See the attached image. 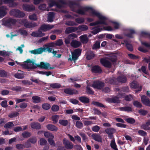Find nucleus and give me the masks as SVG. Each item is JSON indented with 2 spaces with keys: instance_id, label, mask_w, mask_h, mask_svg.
I'll list each match as a JSON object with an SVG mask.
<instances>
[{
  "instance_id": "19",
  "label": "nucleus",
  "mask_w": 150,
  "mask_h": 150,
  "mask_svg": "<svg viewBox=\"0 0 150 150\" xmlns=\"http://www.w3.org/2000/svg\"><path fill=\"white\" fill-rule=\"evenodd\" d=\"M77 30V27H70L66 28L65 33L66 34H69L72 32H74Z\"/></svg>"
},
{
  "instance_id": "38",
  "label": "nucleus",
  "mask_w": 150,
  "mask_h": 150,
  "mask_svg": "<svg viewBox=\"0 0 150 150\" xmlns=\"http://www.w3.org/2000/svg\"><path fill=\"white\" fill-rule=\"evenodd\" d=\"M120 110L121 111L129 112L131 111L132 109L130 107L125 106L120 107Z\"/></svg>"
},
{
  "instance_id": "14",
  "label": "nucleus",
  "mask_w": 150,
  "mask_h": 150,
  "mask_svg": "<svg viewBox=\"0 0 150 150\" xmlns=\"http://www.w3.org/2000/svg\"><path fill=\"white\" fill-rule=\"evenodd\" d=\"M141 100L142 103L144 105L150 106V100L145 96L143 95L141 97Z\"/></svg>"
},
{
  "instance_id": "28",
  "label": "nucleus",
  "mask_w": 150,
  "mask_h": 150,
  "mask_svg": "<svg viewBox=\"0 0 150 150\" xmlns=\"http://www.w3.org/2000/svg\"><path fill=\"white\" fill-rule=\"evenodd\" d=\"M54 14L53 12H49L48 14L47 21L48 22H51L53 21Z\"/></svg>"
},
{
  "instance_id": "29",
  "label": "nucleus",
  "mask_w": 150,
  "mask_h": 150,
  "mask_svg": "<svg viewBox=\"0 0 150 150\" xmlns=\"http://www.w3.org/2000/svg\"><path fill=\"white\" fill-rule=\"evenodd\" d=\"M91 136L94 140L99 142L101 141V137L100 135L97 134H93Z\"/></svg>"
},
{
  "instance_id": "51",
  "label": "nucleus",
  "mask_w": 150,
  "mask_h": 150,
  "mask_svg": "<svg viewBox=\"0 0 150 150\" xmlns=\"http://www.w3.org/2000/svg\"><path fill=\"white\" fill-rule=\"evenodd\" d=\"M16 148L18 149H23L25 148V145L21 144H17L16 145Z\"/></svg>"
},
{
  "instance_id": "17",
  "label": "nucleus",
  "mask_w": 150,
  "mask_h": 150,
  "mask_svg": "<svg viewBox=\"0 0 150 150\" xmlns=\"http://www.w3.org/2000/svg\"><path fill=\"white\" fill-rule=\"evenodd\" d=\"M31 35L34 37H40L44 36L45 35V34L42 33L41 31L38 30L33 32L31 33Z\"/></svg>"
},
{
  "instance_id": "1",
  "label": "nucleus",
  "mask_w": 150,
  "mask_h": 150,
  "mask_svg": "<svg viewBox=\"0 0 150 150\" xmlns=\"http://www.w3.org/2000/svg\"><path fill=\"white\" fill-rule=\"evenodd\" d=\"M77 6V5L75 4L70 5V7L72 10L73 11H76L79 14L83 15L86 11H88L91 16L98 17L100 21H106L107 19V18L106 17L103 16L99 12L93 9L91 7H81L78 10H76L75 8Z\"/></svg>"
},
{
  "instance_id": "37",
  "label": "nucleus",
  "mask_w": 150,
  "mask_h": 150,
  "mask_svg": "<svg viewBox=\"0 0 150 150\" xmlns=\"http://www.w3.org/2000/svg\"><path fill=\"white\" fill-rule=\"evenodd\" d=\"M44 135L45 137L48 138V139H53L54 137V135L48 132H45Z\"/></svg>"
},
{
  "instance_id": "43",
  "label": "nucleus",
  "mask_w": 150,
  "mask_h": 150,
  "mask_svg": "<svg viewBox=\"0 0 150 150\" xmlns=\"http://www.w3.org/2000/svg\"><path fill=\"white\" fill-rule=\"evenodd\" d=\"M23 88L19 86H16L12 88V90L16 91H22Z\"/></svg>"
},
{
  "instance_id": "33",
  "label": "nucleus",
  "mask_w": 150,
  "mask_h": 150,
  "mask_svg": "<svg viewBox=\"0 0 150 150\" xmlns=\"http://www.w3.org/2000/svg\"><path fill=\"white\" fill-rule=\"evenodd\" d=\"M117 80L120 82L125 83L127 81V79L125 76H122L119 77Z\"/></svg>"
},
{
  "instance_id": "8",
  "label": "nucleus",
  "mask_w": 150,
  "mask_h": 150,
  "mask_svg": "<svg viewBox=\"0 0 150 150\" xmlns=\"http://www.w3.org/2000/svg\"><path fill=\"white\" fill-rule=\"evenodd\" d=\"M37 67H39L45 69H54V67H50V65L49 63L43 62H40L39 64H37Z\"/></svg>"
},
{
  "instance_id": "21",
  "label": "nucleus",
  "mask_w": 150,
  "mask_h": 150,
  "mask_svg": "<svg viewBox=\"0 0 150 150\" xmlns=\"http://www.w3.org/2000/svg\"><path fill=\"white\" fill-rule=\"evenodd\" d=\"M30 126L32 128L36 129H40L41 127V125L37 122H33L31 123Z\"/></svg>"
},
{
  "instance_id": "39",
  "label": "nucleus",
  "mask_w": 150,
  "mask_h": 150,
  "mask_svg": "<svg viewBox=\"0 0 150 150\" xmlns=\"http://www.w3.org/2000/svg\"><path fill=\"white\" fill-rule=\"evenodd\" d=\"M17 32L24 36H27L28 35L27 32L24 29H19L17 30Z\"/></svg>"
},
{
  "instance_id": "47",
  "label": "nucleus",
  "mask_w": 150,
  "mask_h": 150,
  "mask_svg": "<svg viewBox=\"0 0 150 150\" xmlns=\"http://www.w3.org/2000/svg\"><path fill=\"white\" fill-rule=\"evenodd\" d=\"M59 116L58 115L53 116L52 117V120L54 123H56L59 119Z\"/></svg>"
},
{
  "instance_id": "63",
  "label": "nucleus",
  "mask_w": 150,
  "mask_h": 150,
  "mask_svg": "<svg viewBox=\"0 0 150 150\" xmlns=\"http://www.w3.org/2000/svg\"><path fill=\"white\" fill-rule=\"evenodd\" d=\"M63 42L62 40L59 39L57 40L55 42V45L57 46H61L63 45Z\"/></svg>"
},
{
  "instance_id": "46",
  "label": "nucleus",
  "mask_w": 150,
  "mask_h": 150,
  "mask_svg": "<svg viewBox=\"0 0 150 150\" xmlns=\"http://www.w3.org/2000/svg\"><path fill=\"white\" fill-rule=\"evenodd\" d=\"M130 86L132 88H136L138 87V86L136 81H133L130 84Z\"/></svg>"
},
{
  "instance_id": "50",
  "label": "nucleus",
  "mask_w": 150,
  "mask_h": 150,
  "mask_svg": "<svg viewBox=\"0 0 150 150\" xmlns=\"http://www.w3.org/2000/svg\"><path fill=\"white\" fill-rule=\"evenodd\" d=\"M133 105L137 107L138 108H141L142 107V105L141 103L138 101H134L133 102Z\"/></svg>"
},
{
  "instance_id": "20",
  "label": "nucleus",
  "mask_w": 150,
  "mask_h": 150,
  "mask_svg": "<svg viewBox=\"0 0 150 150\" xmlns=\"http://www.w3.org/2000/svg\"><path fill=\"white\" fill-rule=\"evenodd\" d=\"M81 42L76 40L72 41L71 43V45L74 48H77L80 47L81 45Z\"/></svg>"
},
{
  "instance_id": "26",
  "label": "nucleus",
  "mask_w": 150,
  "mask_h": 150,
  "mask_svg": "<svg viewBox=\"0 0 150 150\" xmlns=\"http://www.w3.org/2000/svg\"><path fill=\"white\" fill-rule=\"evenodd\" d=\"M46 127L49 130L54 132H56L58 129L56 126L51 124L47 125L46 126Z\"/></svg>"
},
{
  "instance_id": "32",
  "label": "nucleus",
  "mask_w": 150,
  "mask_h": 150,
  "mask_svg": "<svg viewBox=\"0 0 150 150\" xmlns=\"http://www.w3.org/2000/svg\"><path fill=\"white\" fill-rule=\"evenodd\" d=\"M88 26L86 25H80L77 27V30H79L81 31H86L88 30Z\"/></svg>"
},
{
  "instance_id": "54",
  "label": "nucleus",
  "mask_w": 150,
  "mask_h": 150,
  "mask_svg": "<svg viewBox=\"0 0 150 150\" xmlns=\"http://www.w3.org/2000/svg\"><path fill=\"white\" fill-rule=\"evenodd\" d=\"M19 113L17 112H12L8 115V117L10 118H13L18 115Z\"/></svg>"
},
{
  "instance_id": "62",
  "label": "nucleus",
  "mask_w": 150,
  "mask_h": 150,
  "mask_svg": "<svg viewBox=\"0 0 150 150\" xmlns=\"http://www.w3.org/2000/svg\"><path fill=\"white\" fill-rule=\"evenodd\" d=\"M100 129V127L97 125L94 126L92 128V131L96 132H98L99 131Z\"/></svg>"
},
{
  "instance_id": "11",
  "label": "nucleus",
  "mask_w": 150,
  "mask_h": 150,
  "mask_svg": "<svg viewBox=\"0 0 150 150\" xmlns=\"http://www.w3.org/2000/svg\"><path fill=\"white\" fill-rule=\"evenodd\" d=\"M54 26V25H53L43 24L41 26L40 29L44 32H45L53 28Z\"/></svg>"
},
{
  "instance_id": "3",
  "label": "nucleus",
  "mask_w": 150,
  "mask_h": 150,
  "mask_svg": "<svg viewBox=\"0 0 150 150\" xmlns=\"http://www.w3.org/2000/svg\"><path fill=\"white\" fill-rule=\"evenodd\" d=\"M2 25L4 26L10 27L15 25L16 22V19L10 17H6L1 20Z\"/></svg>"
},
{
  "instance_id": "60",
  "label": "nucleus",
  "mask_w": 150,
  "mask_h": 150,
  "mask_svg": "<svg viewBox=\"0 0 150 150\" xmlns=\"http://www.w3.org/2000/svg\"><path fill=\"white\" fill-rule=\"evenodd\" d=\"M76 126L78 128L81 129L83 127V124L81 122L77 121L76 122Z\"/></svg>"
},
{
  "instance_id": "42",
  "label": "nucleus",
  "mask_w": 150,
  "mask_h": 150,
  "mask_svg": "<svg viewBox=\"0 0 150 150\" xmlns=\"http://www.w3.org/2000/svg\"><path fill=\"white\" fill-rule=\"evenodd\" d=\"M140 127L142 129L145 130H150V127L149 126L148 124H146V122L145 124H142Z\"/></svg>"
},
{
  "instance_id": "16",
  "label": "nucleus",
  "mask_w": 150,
  "mask_h": 150,
  "mask_svg": "<svg viewBox=\"0 0 150 150\" xmlns=\"http://www.w3.org/2000/svg\"><path fill=\"white\" fill-rule=\"evenodd\" d=\"M100 62L101 64L106 67L110 68L111 66V63L106 59H101Z\"/></svg>"
},
{
  "instance_id": "18",
  "label": "nucleus",
  "mask_w": 150,
  "mask_h": 150,
  "mask_svg": "<svg viewBox=\"0 0 150 150\" xmlns=\"http://www.w3.org/2000/svg\"><path fill=\"white\" fill-rule=\"evenodd\" d=\"M105 131L108 135V137L110 139H112V134L115 132V130L113 128H109L106 129Z\"/></svg>"
},
{
  "instance_id": "4",
  "label": "nucleus",
  "mask_w": 150,
  "mask_h": 150,
  "mask_svg": "<svg viewBox=\"0 0 150 150\" xmlns=\"http://www.w3.org/2000/svg\"><path fill=\"white\" fill-rule=\"evenodd\" d=\"M52 49L51 48L41 47L33 50L30 51L29 52L32 54H42L43 52L47 51L49 53L52 52Z\"/></svg>"
},
{
  "instance_id": "12",
  "label": "nucleus",
  "mask_w": 150,
  "mask_h": 150,
  "mask_svg": "<svg viewBox=\"0 0 150 150\" xmlns=\"http://www.w3.org/2000/svg\"><path fill=\"white\" fill-rule=\"evenodd\" d=\"M22 7L23 10L28 12L32 11L35 9V7L32 5L24 4L22 6Z\"/></svg>"
},
{
  "instance_id": "45",
  "label": "nucleus",
  "mask_w": 150,
  "mask_h": 150,
  "mask_svg": "<svg viewBox=\"0 0 150 150\" xmlns=\"http://www.w3.org/2000/svg\"><path fill=\"white\" fill-rule=\"evenodd\" d=\"M10 55L9 52L8 51H6L5 50L3 51L0 50V55L3 56L6 55L7 56H9Z\"/></svg>"
},
{
  "instance_id": "48",
  "label": "nucleus",
  "mask_w": 150,
  "mask_h": 150,
  "mask_svg": "<svg viewBox=\"0 0 150 150\" xmlns=\"http://www.w3.org/2000/svg\"><path fill=\"white\" fill-rule=\"evenodd\" d=\"M100 47V42L99 41H97L93 45L92 47L93 50L96 49L97 48H99Z\"/></svg>"
},
{
  "instance_id": "7",
  "label": "nucleus",
  "mask_w": 150,
  "mask_h": 150,
  "mask_svg": "<svg viewBox=\"0 0 150 150\" xmlns=\"http://www.w3.org/2000/svg\"><path fill=\"white\" fill-rule=\"evenodd\" d=\"M19 23L21 24H23L25 27L28 28L34 27L37 25V23H29L25 19L20 20Z\"/></svg>"
},
{
  "instance_id": "23",
  "label": "nucleus",
  "mask_w": 150,
  "mask_h": 150,
  "mask_svg": "<svg viewBox=\"0 0 150 150\" xmlns=\"http://www.w3.org/2000/svg\"><path fill=\"white\" fill-rule=\"evenodd\" d=\"M81 41L83 43H86L88 41V38L87 37V35H81L79 37Z\"/></svg>"
},
{
  "instance_id": "27",
  "label": "nucleus",
  "mask_w": 150,
  "mask_h": 150,
  "mask_svg": "<svg viewBox=\"0 0 150 150\" xmlns=\"http://www.w3.org/2000/svg\"><path fill=\"white\" fill-rule=\"evenodd\" d=\"M118 97H115L112 98L111 99V102L114 103H120V100H119V98H121L123 97V96L120 94L118 95Z\"/></svg>"
},
{
  "instance_id": "57",
  "label": "nucleus",
  "mask_w": 150,
  "mask_h": 150,
  "mask_svg": "<svg viewBox=\"0 0 150 150\" xmlns=\"http://www.w3.org/2000/svg\"><path fill=\"white\" fill-rule=\"evenodd\" d=\"M42 108L46 110H48L50 108V105L48 103H44L42 105Z\"/></svg>"
},
{
  "instance_id": "53",
  "label": "nucleus",
  "mask_w": 150,
  "mask_h": 150,
  "mask_svg": "<svg viewBox=\"0 0 150 150\" xmlns=\"http://www.w3.org/2000/svg\"><path fill=\"white\" fill-rule=\"evenodd\" d=\"M92 104L99 107H104V105L103 104L97 102L93 101Z\"/></svg>"
},
{
  "instance_id": "6",
  "label": "nucleus",
  "mask_w": 150,
  "mask_h": 150,
  "mask_svg": "<svg viewBox=\"0 0 150 150\" xmlns=\"http://www.w3.org/2000/svg\"><path fill=\"white\" fill-rule=\"evenodd\" d=\"M9 14L11 16L16 18H22L25 16V14L23 12L16 9L10 11Z\"/></svg>"
},
{
  "instance_id": "10",
  "label": "nucleus",
  "mask_w": 150,
  "mask_h": 150,
  "mask_svg": "<svg viewBox=\"0 0 150 150\" xmlns=\"http://www.w3.org/2000/svg\"><path fill=\"white\" fill-rule=\"evenodd\" d=\"M63 143L65 148L68 149H71L73 148L74 145L71 142L65 138L63 140Z\"/></svg>"
},
{
  "instance_id": "30",
  "label": "nucleus",
  "mask_w": 150,
  "mask_h": 150,
  "mask_svg": "<svg viewBox=\"0 0 150 150\" xmlns=\"http://www.w3.org/2000/svg\"><path fill=\"white\" fill-rule=\"evenodd\" d=\"M80 101L83 103H88L89 102V99L85 96H81L79 98Z\"/></svg>"
},
{
  "instance_id": "35",
  "label": "nucleus",
  "mask_w": 150,
  "mask_h": 150,
  "mask_svg": "<svg viewBox=\"0 0 150 150\" xmlns=\"http://www.w3.org/2000/svg\"><path fill=\"white\" fill-rule=\"evenodd\" d=\"M94 57L93 53L91 51H88L87 54L86 58L88 60H90Z\"/></svg>"
},
{
  "instance_id": "5",
  "label": "nucleus",
  "mask_w": 150,
  "mask_h": 150,
  "mask_svg": "<svg viewBox=\"0 0 150 150\" xmlns=\"http://www.w3.org/2000/svg\"><path fill=\"white\" fill-rule=\"evenodd\" d=\"M81 50L80 49H75L73 52H71V56L69 55L68 60L71 61H73L74 62L77 59L78 57L81 54Z\"/></svg>"
},
{
  "instance_id": "9",
  "label": "nucleus",
  "mask_w": 150,
  "mask_h": 150,
  "mask_svg": "<svg viewBox=\"0 0 150 150\" xmlns=\"http://www.w3.org/2000/svg\"><path fill=\"white\" fill-rule=\"evenodd\" d=\"M104 85V83L101 81H96L93 82L92 86L95 88L101 89Z\"/></svg>"
},
{
  "instance_id": "25",
  "label": "nucleus",
  "mask_w": 150,
  "mask_h": 150,
  "mask_svg": "<svg viewBox=\"0 0 150 150\" xmlns=\"http://www.w3.org/2000/svg\"><path fill=\"white\" fill-rule=\"evenodd\" d=\"M48 4L50 7L54 5H56L59 8H60L62 7V4H57L54 1H50L48 3Z\"/></svg>"
},
{
  "instance_id": "52",
  "label": "nucleus",
  "mask_w": 150,
  "mask_h": 150,
  "mask_svg": "<svg viewBox=\"0 0 150 150\" xmlns=\"http://www.w3.org/2000/svg\"><path fill=\"white\" fill-rule=\"evenodd\" d=\"M14 76L18 79H22L24 78L23 74H22L16 73L15 74Z\"/></svg>"
},
{
  "instance_id": "59",
  "label": "nucleus",
  "mask_w": 150,
  "mask_h": 150,
  "mask_svg": "<svg viewBox=\"0 0 150 150\" xmlns=\"http://www.w3.org/2000/svg\"><path fill=\"white\" fill-rule=\"evenodd\" d=\"M84 21V19L83 18H79L75 19L76 22L79 24L82 23Z\"/></svg>"
},
{
  "instance_id": "13",
  "label": "nucleus",
  "mask_w": 150,
  "mask_h": 150,
  "mask_svg": "<svg viewBox=\"0 0 150 150\" xmlns=\"http://www.w3.org/2000/svg\"><path fill=\"white\" fill-rule=\"evenodd\" d=\"M64 92L66 94L69 95L76 94L78 93L76 90L71 88H67L64 90Z\"/></svg>"
},
{
  "instance_id": "55",
  "label": "nucleus",
  "mask_w": 150,
  "mask_h": 150,
  "mask_svg": "<svg viewBox=\"0 0 150 150\" xmlns=\"http://www.w3.org/2000/svg\"><path fill=\"white\" fill-rule=\"evenodd\" d=\"M7 76V73L5 71L0 70V76L1 77H6Z\"/></svg>"
},
{
  "instance_id": "58",
  "label": "nucleus",
  "mask_w": 150,
  "mask_h": 150,
  "mask_svg": "<svg viewBox=\"0 0 150 150\" xmlns=\"http://www.w3.org/2000/svg\"><path fill=\"white\" fill-rule=\"evenodd\" d=\"M22 135L24 138H27L30 137L31 133L29 132H24L22 133Z\"/></svg>"
},
{
  "instance_id": "49",
  "label": "nucleus",
  "mask_w": 150,
  "mask_h": 150,
  "mask_svg": "<svg viewBox=\"0 0 150 150\" xmlns=\"http://www.w3.org/2000/svg\"><path fill=\"white\" fill-rule=\"evenodd\" d=\"M59 107L57 105H53L51 107V110L53 112H57L59 109Z\"/></svg>"
},
{
  "instance_id": "44",
  "label": "nucleus",
  "mask_w": 150,
  "mask_h": 150,
  "mask_svg": "<svg viewBox=\"0 0 150 150\" xmlns=\"http://www.w3.org/2000/svg\"><path fill=\"white\" fill-rule=\"evenodd\" d=\"M14 126V125L12 122H8L4 126V127L6 128H10Z\"/></svg>"
},
{
  "instance_id": "31",
  "label": "nucleus",
  "mask_w": 150,
  "mask_h": 150,
  "mask_svg": "<svg viewBox=\"0 0 150 150\" xmlns=\"http://www.w3.org/2000/svg\"><path fill=\"white\" fill-rule=\"evenodd\" d=\"M32 101L33 103H37L41 101V98L38 96H34L32 97Z\"/></svg>"
},
{
  "instance_id": "36",
  "label": "nucleus",
  "mask_w": 150,
  "mask_h": 150,
  "mask_svg": "<svg viewBox=\"0 0 150 150\" xmlns=\"http://www.w3.org/2000/svg\"><path fill=\"white\" fill-rule=\"evenodd\" d=\"M50 86L53 88H61V85L59 83H54L50 84Z\"/></svg>"
},
{
  "instance_id": "15",
  "label": "nucleus",
  "mask_w": 150,
  "mask_h": 150,
  "mask_svg": "<svg viewBox=\"0 0 150 150\" xmlns=\"http://www.w3.org/2000/svg\"><path fill=\"white\" fill-rule=\"evenodd\" d=\"M7 8L6 6L0 7V18L5 16L7 13Z\"/></svg>"
},
{
  "instance_id": "34",
  "label": "nucleus",
  "mask_w": 150,
  "mask_h": 150,
  "mask_svg": "<svg viewBox=\"0 0 150 150\" xmlns=\"http://www.w3.org/2000/svg\"><path fill=\"white\" fill-rule=\"evenodd\" d=\"M107 58L112 62H115L117 59V57L114 54L110 55L107 57Z\"/></svg>"
},
{
  "instance_id": "41",
  "label": "nucleus",
  "mask_w": 150,
  "mask_h": 150,
  "mask_svg": "<svg viewBox=\"0 0 150 150\" xmlns=\"http://www.w3.org/2000/svg\"><path fill=\"white\" fill-rule=\"evenodd\" d=\"M59 123L64 126H67L68 124V121L67 120H59Z\"/></svg>"
},
{
  "instance_id": "64",
  "label": "nucleus",
  "mask_w": 150,
  "mask_h": 150,
  "mask_svg": "<svg viewBox=\"0 0 150 150\" xmlns=\"http://www.w3.org/2000/svg\"><path fill=\"white\" fill-rule=\"evenodd\" d=\"M125 99L127 101H130L133 99V97L131 95H128L125 96Z\"/></svg>"
},
{
  "instance_id": "56",
  "label": "nucleus",
  "mask_w": 150,
  "mask_h": 150,
  "mask_svg": "<svg viewBox=\"0 0 150 150\" xmlns=\"http://www.w3.org/2000/svg\"><path fill=\"white\" fill-rule=\"evenodd\" d=\"M29 18L30 20L35 21L37 19L36 15L35 14H33L30 15L29 16Z\"/></svg>"
},
{
  "instance_id": "40",
  "label": "nucleus",
  "mask_w": 150,
  "mask_h": 150,
  "mask_svg": "<svg viewBox=\"0 0 150 150\" xmlns=\"http://www.w3.org/2000/svg\"><path fill=\"white\" fill-rule=\"evenodd\" d=\"M110 146L112 148L115 150H118L116 144L114 139H113L111 142Z\"/></svg>"
},
{
  "instance_id": "24",
  "label": "nucleus",
  "mask_w": 150,
  "mask_h": 150,
  "mask_svg": "<svg viewBox=\"0 0 150 150\" xmlns=\"http://www.w3.org/2000/svg\"><path fill=\"white\" fill-rule=\"evenodd\" d=\"M92 71L96 73H100L102 71V70L99 66H95L92 67Z\"/></svg>"
},
{
  "instance_id": "2",
  "label": "nucleus",
  "mask_w": 150,
  "mask_h": 150,
  "mask_svg": "<svg viewBox=\"0 0 150 150\" xmlns=\"http://www.w3.org/2000/svg\"><path fill=\"white\" fill-rule=\"evenodd\" d=\"M20 65L23 67L29 69H34L37 67V64L35 63V61L34 59H28Z\"/></svg>"
},
{
  "instance_id": "61",
  "label": "nucleus",
  "mask_w": 150,
  "mask_h": 150,
  "mask_svg": "<svg viewBox=\"0 0 150 150\" xmlns=\"http://www.w3.org/2000/svg\"><path fill=\"white\" fill-rule=\"evenodd\" d=\"M101 31V29L98 27H97L93 29V30L92 31V33L94 34H96Z\"/></svg>"
},
{
  "instance_id": "22",
  "label": "nucleus",
  "mask_w": 150,
  "mask_h": 150,
  "mask_svg": "<svg viewBox=\"0 0 150 150\" xmlns=\"http://www.w3.org/2000/svg\"><path fill=\"white\" fill-rule=\"evenodd\" d=\"M98 24H103L105 25H108V24L106 21L99 20L93 23H90V25L91 26H92Z\"/></svg>"
}]
</instances>
